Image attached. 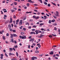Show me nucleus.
Here are the masks:
<instances>
[{
    "label": "nucleus",
    "instance_id": "obj_1",
    "mask_svg": "<svg viewBox=\"0 0 60 60\" xmlns=\"http://www.w3.org/2000/svg\"><path fill=\"white\" fill-rule=\"evenodd\" d=\"M35 32H36V34H38L39 33H41V31H40L39 30H36L35 31Z\"/></svg>",
    "mask_w": 60,
    "mask_h": 60
},
{
    "label": "nucleus",
    "instance_id": "obj_2",
    "mask_svg": "<svg viewBox=\"0 0 60 60\" xmlns=\"http://www.w3.org/2000/svg\"><path fill=\"white\" fill-rule=\"evenodd\" d=\"M56 13L55 14V15L57 17H58L59 16V15H59V13L58 12L56 11Z\"/></svg>",
    "mask_w": 60,
    "mask_h": 60
},
{
    "label": "nucleus",
    "instance_id": "obj_3",
    "mask_svg": "<svg viewBox=\"0 0 60 60\" xmlns=\"http://www.w3.org/2000/svg\"><path fill=\"white\" fill-rule=\"evenodd\" d=\"M22 20H20V21L19 22V24L20 25H21L22 24Z\"/></svg>",
    "mask_w": 60,
    "mask_h": 60
},
{
    "label": "nucleus",
    "instance_id": "obj_4",
    "mask_svg": "<svg viewBox=\"0 0 60 60\" xmlns=\"http://www.w3.org/2000/svg\"><path fill=\"white\" fill-rule=\"evenodd\" d=\"M19 19H18V20H16V25H18V23H19L18 22H19Z\"/></svg>",
    "mask_w": 60,
    "mask_h": 60
},
{
    "label": "nucleus",
    "instance_id": "obj_5",
    "mask_svg": "<svg viewBox=\"0 0 60 60\" xmlns=\"http://www.w3.org/2000/svg\"><path fill=\"white\" fill-rule=\"evenodd\" d=\"M28 2H29V3H34V2L30 0H28Z\"/></svg>",
    "mask_w": 60,
    "mask_h": 60
},
{
    "label": "nucleus",
    "instance_id": "obj_6",
    "mask_svg": "<svg viewBox=\"0 0 60 60\" xmlns=\"http://www.w3.org/2000/svg\"><path fill=\"white\" fill-rule=\"evenodd\" d=\"M3 11H4V12H7V10H6V9H3Z\"/></svg>",
    "mask_w": 60,
    "mask_h": 60
},
{
    "label": "nucleus",
    "instance_id": "obj_7",
    "mask_svg": "<svg viewBox=\"0 0 60 60\" xmlns=\"http://www.w3.org/2000/svg\"><path fill=\"white\" fill-rule=\"evenodd\" d=\"M26 36H22V39H26Z\"/></svg>",
    "mask_w": 60,
    "mask_h": 60
},
{
    "label": "nucleus",
    "instance_id": "obj_8",
    "mask_svg": "<svg viewBox=\"0 0 60 60\" xmlns=\"http://www.w3.org/2000/svg\"><path fill=\"white\" fill-rule=\"evenodd\" d=\"M34 41V39H33L32 38H31L30 40V41Z\"/></svg>",
    "mask_w": 60,
    "mask_h": 60
},
{
    "label": "nucleus",
    "instance_id": "obj_9",
    "mask_svg": "<svg viewBox=\"0 0 60 60\" xmlns=\"http://www.w3.org/2000/svg\"><path fill=\"white\" fill-rule=\"evenodd\" d=\"M12 18H10V23H12Z\"/></svg>",
    "mask_w": 60,
    "mask_h": 60
},
{
    "label": "nucleus",
    "instance_id": "obj_10",
    "mask_svg": "<svg viewBox=\"0 0 60 60\" xmlns=\"http://www.w3.org/2000/svg\"><path fill=\"white\" fill-rule=\"evenodd\" d=\"M30 34H36L34 32H31L30 33Z\"/></svg>",
    "mask_w": 60,
    "mask_h": 60
},
{
    "label": "nucleus",
    "instance_id": "obj_11",
    "mask_svg": "<svg viewBox=\"0 0 60 60\" xmlns=\"http://www.w3.org/2000/svg\"><path fill=\"white\" fill-rule=\"evenodd\" d=\"M11 35V38H13V36H13V34H10Z\"/></svg>",
    "mask_w": 60,
    "mask_h": 60
},
{
    "label": "nucleus",
    "instance_id": "obj_12",
    "mask_svg": "<svg viewBox=\"0 0 60 60\" xmlns=\"http://www.w3.org/2000/svg\"><path fill=\"white\" fill-rule=\"evenodd\" d=\"M8 27L9 29H10L11 28V24H9L8 25Z\"/></svg>",
    "mask_w": 60,
    "mask_h": 60
},
{
    "label": "nucleus",
    "instance_id": "obj_13",
    "mask_svg": "<svg viewBox=\"0 0 60 60\" xmlns=\"http://www.w3.org/2000/svg\"><path fill=\"white\" fill-rule=\"evenodd\" d=\"M44 19H47V17L46 16H44Z\"/></svg>",
    "mask_w": 60,
    "mask_h": 60
},
{
    "label": "nucleus",
    "instance_id": "obj_14",
    "mask_svg": "<svg viewBox=\"0 0 60 60\" xmlns=\"http://www.w3.org/2000/svg\"><path fill=\"white\" fill-rule=\"evenodd\" d=\"M43 36V35H42V34H41L39 36V38H41Z\"/></svg>",
    "mask_w": 60,
    "mask_h": 60
},
{
    "label": "nucleus",
    "instance_id": "obj_15",
    "mask_svg": "<svg viewBox=\"0 0 60 60\" xmlns=\"http://www.w3.org/2000/svg\"><path fill=\"white\" fill-rule=\"evenodd\" d=\"M13 35L14 36H15V37H17V36H17V35L16 34H13Z\"/></svg>",
    "mask_w": 60,
    "mask_h": 60
},
{
    "label": "nucleus",
    "instance_id": "obj_16",
    "mask_svg": "<svg viewBox=\"0 0 60 60\" xmlns=\"http://www.w3.org/2000/svg\"><path fill=\"white\" fill-rule=\"evenodd\" d=\"M53 17H54V19H56L57 18V17H56V16L55 15H53Z\"/></svg>",
    "mask_w": 60,
    "mask_h": 60
},
{
    "label": "nucleus",
    "instance_id": "obj_17",
    "mask_svg": "<svg viewBox=\"0 0 60 60\" xmlns=\"http://www.w3.org/2000/svg\"><path fill=\"white\" fill-rule=\"evenodd\" d=\"M5 55L7 57H8V55L6 54V52L5 53Z\"/></svg>",
    "mask_w": 60,
    "mask_h": 60
},
{
    "label": "nucleus",
    "instance_id": "obj_18",
    "mask_svg": "<svg viewBox=\"0 0 60 60\" xmlns=\"http://www.w3.org/2000/svg\"><path fill=\"white\" fill-rule=\"evenodd\" d=\"M11 40L12 43H14V41H13V38H12L11 39Z\"/></svg>",
    "mask_w": 60,
    "mask_h": 60
},
{
    "label": "nucleus",
    "instance_id": "obj_19",
    "mask_svg": "<svg viewBox=\"0 0 60 60\" xmlns=\"http://www.w3.org/2000/svg\"><path fill=\"white\" fill-rule=\"evenodd\" d=\"M41 30H42V31H46V30H45V29H44L43 28H42L41 29Z\"/></svg>",
    "mask_w": 60,
    "mask_h": 60
},
{
    "label": "nucleus",
    "instance_id": "obj_20",
    "mask_svg": "<svg viewBox=\"0 0 60 60\" xmlns=\"http://www.w3.org/2000/svg\"><path fill=\"white\" fill-rule=\"evenodd\" d=\"M31 12H32L30 11V12H26V13L27 14H28V13H31Z\"/></svg>",
    "mask_w": 60,
    "mask_h": 60
},
{
    "label": "nucleus",
    "instance_id": "obj_21",
    "mask_svg": "<svg viewBox=\"0 0 60 60\" xmlns=\"http://www.w3.org/2000/svg\"><path fill=\"white\" fill-rule=\"evenodd\" d=\"M35 53H39V52L38 51H35Z\"/></svg>",
    "mask_w": 60,
    "mask_h": 60
},
{
    "label": "nucleus",
    "instance_id": "obj_22",
    "mask_svg": "<svg viewBox=\"0 0 60 60\" xmlns=\"http://www.w3.org/2000/svg\"><path fill=\"white\" fill-rule=\"evenodd\" d=\"M44 3L45 4V5H47V4H48L47 3L45 2H44Z\"/></svg>",
    "mask_w": 60,
    "mask_h": 60
},
{
    "label": "nucleus",
    "instance_id": "obj_23",
    "mask_svg": "<svg viewBox=\"0 0 60 60\" xmlns=\"http://www.w3.org/2000/svg\"><path fill=\"white\" fill-rule=\"evenodd\" d=\"M11 12H12H12H14V11H15V10H11Z\"/></svg>",
    "mask_w": 60,
    "mask_h": 60
},
{
    "label": "nucleus",
    "instance_id": "obj_24",
    "mask_svg": "<svg viewBox=\"0 0 60 60\" xmlns=\"http://www.w3.org/2000/svg\"><path fill=\"white\" fill-rule=\"evenodd\" d=\"M3 39L4 40H5V38L4 36H3Z\"/></svg>",
    "mask_w": 60,
    "mask_h": 60
},
{
    "label": "nucleus",
    "instance_id": "obj_25",
    "mask_svg": "<svg viewBox=\"0 0 60 60\" xmlns=\"http://www.w3.org/2000/svg\"><path fill=\"white\" fill-rule=\"evenodd\" d=\"M39 18V17L38 16H37V17H36L35 19H38Z\"/></svg>",
    "mask_w": 60,
    "mask_h": 60
},
{
    "label": "nucleus",
    "instance_id": "obj_26",
    "mask_svg": "<svg viewBox=\"0 0 60 60\" xmlns=\"http://www.w3.org/2000/svg\"><path fill=\"white\" fill-rule=\"evenodd\" d=\"M16 54L17 56V57H18V56H19V55H18V53L17 52H16Z\"/></svg>",
    "mask_w": 60,
    "mask_h": 60
},
{
    "label": "nucleus",
    "instance_id": "obj_27",
    "mask_svg": "<svg viewBox=\"0 0 60 60\" xmlns=\"http://www.w3.org/2000/svg\"><path fill=\"white\" fill-rule=\"evenodd\" d=\"M50 54L51 55H53V52H50Z\"/></svg>",
    "mask_w": 60,
    "mask_h": 60
},
{
    "label": "nucleus",
    "instance_id": "obj_28",
    "mask_svg": "<svg viewBox=\"0 0 60 60\" xmlns=\"http://www.w3.org/2000/svg\"><path fill=\"white\" fill-rule=\"evenodd\" d=\"M49 24H51V20H49Z\"/></svg>",
    "mask_w": 60,
    "mask_h": 60
},
{
    "label": "nucleus",
    "instance_id": "obj_29",
    "mask_svg": "<svg viewBox=\"0 0 60 60\" xmlns=\"http://www.w3.org/2000/svg\"><path fill=\"white\" fill-rule=\"evenodd\" d=\"M9 49L11 51H12V50H13V49H12V48H9Z\"/></svg>",
    "mask_w": 60,
    "mask_h": 60
},
{
    "label": "nucleus",
    "instance_id": "obj_30",
    "mask_svg": "<svg viewBox=\"0 0 60 60\" xmlns=\"http://www.w3.org/2000/svg\"><path fill=\"white\" fill-rule=\"evenodd\" d=\"M23 28V26H21L20 27V29H22V28Z\"/></svg>",
    "mask_w": 60,
    "mask_h": 60
},
{
    "label": "nucleus",
    "instance_id": "obj_31",
    "mask_svg": "<svg viewBox=\"0 0 60 60\" xmlns=\"http://www.w3.org/2000/svg\"><path fill=\"white\" fill-rule=\"evenodd\" d=\"M29 4H29V3H28L27 4H26V5H27V6L28 7V6H29Z\"/></svg>",
    "mask_w": 60,
    "mask_h": 60
},
{
    "label": "nucleus",
    "instance_id": "obj_32",
    "mask_svg": "<svg viewBox=\"0 0 60 60\" xmlns=\"http://www.w3.org/2000/svg\"><path fill=\"white\" fill-rule=\"evenodd\" d=\"M51 3L52 4H53V5H56V4L55 3H54L53 2H52Z\"/></svg>",
    "mask_w": 60,
    "mask_h": 60
},
{
    "label": "nucleus",
    "instance_id": "obj_33",
    "mask_svg": "<svg viewBox=\"0 0 60 60\" xmlns=\"http://www.w3.org/2000/svg\"><path fill=\"white\" fill-rule=\"evenodd\" d=\"M39 2L40 1L41 4H42V1L41 0H39Z\"/></svg>",
    "mask_w": 60,
    "mask_h": 60
},
{
    "label": "nucleus",
    "instance_id": "obj_34",
    "mask_svg": "<svg viewBox=\"0 0 60 60\" xmlns=\"http://www.w3.org/2000/svg\"><path fill=\"white\" fill-rule=\"evenodd\" d=\"M54 21H55V20H52L51 21V22H54Z\"/></svg>",
    "mask_w": 60,
    "mask_h": 60
},
{
    "label": "nucleus",
    "instance_id": "obj_35",
    "mask_svg": "<svg viewBox=\"0 0 60 60\" xmlns=\"http://www.w3.org/2000/svg\"><path fill=\"white\" fill-rule=\"evenodd\" d=\"M45 15H46L47 16H48V17H49V15H48V14H47V13H46L45 14Z\"/></svg>",
    "mask_w": 60,
    "mask_h": 60
},
{
    "label": "nucleus",
    "instance_id": "obj_36",
    "mask_svg": "<svg viewBox=\"0 0 60 60\" xmlns=\"http://www.w3.org/2000/svg\"><path fill=\"white\" fill-rule=\"evenodd\" d=\"M14 4L15 5H16L17 4V3L16 2H14Z\"/></svg>",
    "mask_w": 60,
    "mask_h": 60
},
{
    "label": "nucleus",
    "instance_id": "obj_37",
    "mask_svg": "<svg viewBox=\"0 0 60 60\" xmlns=\"http://www.w3.org/2000/svg\"><path fill=\"white\" fill-rule=\"evenodd\" d=\"M25 25H28V26H29V23L27 22H26V23Z\"/></svg>",
    "mask_w": 60,
    "mask_h": 60
},
{
    "label": "nucleus",
    "instance_id": "obj_38",
    "mask_svg": "<svg viewBox=\"0 0 60 60\" xmlns=\"http://www.w3.org/2000/svg\"><path fill=\"white\" fill-rule=\"evenodd\" d=\"M37 14L38 15H40V12H38L37 13Z\"/></svg>",
    "mask_w": 60,
    "mask_h": 60
},
{
    "label": "nucleus",
    "instance_id": "obj_39",
    "mask_svg": "<svg viewBox=\"0 0 60 60\" xmlns=\"http://www.w3.org/2000/svg\"><path fill=\"white\" fill-rule=\"evenodd\" d=\"M19 37L21 39H23V36H19Z\"/></svg>",
    "mask_w": 60,
    "mask_h": 60
},
{
    "label": "nucleus",
    "instance_id": "obj_40",
    "mask_svg": "<svg viewBox=\"0 0 60 60\" xmlns=\"http://www.w3.org/2000/svg\"><path fill=\"white\" fill-rule=\"evenodd\" d=\"M26 19V17H25L23 18V20H25Z\"/></svg>",
    "mask_w": 60,
    "mask_h": 60
},
{
    "label": "nucleus",
    "instance_id": "obj_41",
    "mask_svg": "<svg viewBox=\"0 0 60 60\" xmlns=\"http://www.w3.org/2000/svg\"><path fill=\"white\" fill-rule=\"evenodd\" d=\"M23 30H24V31H26V28H23Z\"/></svg>",
    "mask_w": 60,
    "mask_h": 60
},
{
    "label": "nucleus",
    "instance_id": "obj_42",
    "mask_svg": "<svg viewBox=\"0 0 60 60\" xmlns=\"http://www.w3.org/2000/svg\"><path fill=\"white\" fill-rule=\"evenodd\" d=\"M48 7H50V4H49L48 5Z\"/></svg>",
    "mask_w": 60,
    "mask_h": 60
},
{
    "label": "nucleus",
    "instance_id": "obj_43",
    "mask_svg": "<svg viewBox=\"0 0 60 60\" xmlns=\"http://www.w3.org/2000/svg\"><path fill=\"white\" fill-rule=\"evenodd\" d=\"M36 16H33V18H34V19H35V18H36Z\"/></svg>",
    "mask_w": 60,
    "mask_h": 60
},
{
    "label": "nucleus",
    "instance_id": "obj_44",
    "mask_svg": "<svg viewBox=\"0 0 60 60\" xmlns=\"http://www.w3.org/2000/svg\"><path fill=\"white\" fill-rule=\"evenodd\" d=\"M33 27H35L36 28V26L35 25H34L33 26Z\"/></svg>",
    "mask_w": 60,
    "mask_h": 60
},
{
    "label": "nucleus",
    "instance_id": "obj_45",
    "mask_svg": "<svg viewBox=\"0 0 60 60\" xmlns=\"http://www.w3.org/2000/svg\"><path fill=\"white\" fill-rule=\"evenodd\" d=\"M34 11H35V12H38V11L37 10H34Z\"/></svg>",
    "mask_w": 60,
    "mask_h": 60
},
{
    "label": "nucleus",
    "instance_id": "obj_46",
    "mask_svg": "<svg viewBox=\"0 0 60 60\" xmlns=\"http://www.w3.org/2000/svg\"><path fill=\"white\" fill-rule=\"evenodd\" d=\"M6 35L7 36H9V33L7 34Z\"/></svg>",
    "mask_w": 60,
    "mask_h": 60
},
{
    "label": "nucleus",
    "instance_id": "obj_47",
    "mask_svg": "<svg viewBox=\"0 0 60 60\" xmlns=\"http://www.w3.org/2000/svg\"><path fill=\"white\" fill-rule=\"evenodd\" d=\"M12 31L14 33H15V32H16V30H12Z\"/></svg>",
    "mask_w": 60,
    "mask_h": 60
},
{
    "label": "nucleus",
    "instance_id": "obj_48",
    "mask_svg": "<svg viewBox=\"0 0 60 60\" xmlns=\"http://www.w3.org/2000/svg\"><path fill=\"white\" fill-rule=\"evenodd\" d=\"M14 48H18V46L16 45V46H14Z\"/></svg>",
    "mask_w": 60,
    "mask_h": 60
},
{
    "label": "nucleus",
    "instance_id": "obj_49",
    "mask_svg": "<svg viewBox=\"0 0 60 60\" xmlns=\"http://www.w3.org/2000/svg\"><path fill=\"white\" fill-rule=\"evenodd\" d=\"M32 45L34 46H35V44L34 43H33L32 44Z\"/></svg>",
    "mask_w": 60,
    "mask_h": 60
},
{
    "label": "nucleus",
    "instance_id": "obj_50",
    "mask_svg": "<svg viewBox=\"0 0 60 60\" xmlns=\"http://www.w3.org/2000/svg\"><path fill=\"white\" fill-rule=\"evenodd\" d=\"M32 60H34V57H33L32 59Z\"/></svg>",
    "mask_w": 60,
    "mask_h": 60
},
{
    "label": "nucleus",
    "instance_id": "obj_51",
    "mask_svg": "<svg viewBox=\"0 0 60 60\" xmlns=\"http://www.w3.org/2000/svg\"><path fill=\"white\" fill-rule=\"evenodd\" d=\"M54 29L55 30H57V29H56V27H54Z\"/></svg>",
    "mask_w": 60,
    "mask_h": 60
},
{
    "label": "nucleus",
    "instance_id": "obj_52",
    "mask_svg": "<svg viewBox=\"0 0 60 60\" xmlns=\"http://www.w3.org/2000/svg\"><path fill=\"white\" fill-rule=\"evenodd\" d=\"M41 15H45V14L44 13H43V12H42L41 13Z\"/></svg>",
    "mask_w": 60,
    "mask_h": 60
},
{
    "label": "nucleus",
    "instance_id": "obj_53",
    "mask_svg": "<svg viewBox=\"0 0 60 60\" xmlns=\"http://www.w3.org/2000/svg\"><path fill=\"white\" fill-rule=\"evenodd\" d=\"M32 31H35V29H33L32 30Z\"/></svg>",
    "mask_w": 60,
    "mask_h": 60
},
{
    "label": "nucleus",
    "instance_id": "obj_54",
    "mask_svg": "<svg viewBox=\"0 0 60 60\" xmlns=\"http://www.w3.org/2000/svg\"><path fill=\"white\" fill-rule=\"evenodd\" d=\"M56 56H59V54H56Z\"/></svg>",
    "mask_w": 60,
    "mask_h": 60
},
{
    "label": "nucleus",
    "instance_id": "obj_55",
    "mask_svg": "<svg viewBox=\"0 0 60 60\" xmlns=\"http://www.w3.org/2000/svg\"><path fill=\"white\" fill-rule=\"evenodd\" d=\"M31 38H32V37H31V36H30L28 37L29 39H31Z\"/></svg>",
    "mask_w": 60,
    "mask_h": 60
},
{
    "label": "nucleus",
    "instance_id": "obj_56",
    "mask_svg": "<svg viewBox=\"0 0 60 60\" xmlns=\"http://www.w3.org/2000/svg\"><path fill=\"white\" fill-rule=\"evenodd\" d=\"M58 32H59V33L60 32V29H58Z\"/></svg>",
    "mask_w": 60,
    "mask_h": 60
},
{
    "label": "nucleus",
    "instance_id": "obj_57",
    "mask_svg": "<svg viewBox=\"0 0 60 60\" xmlns=\"http://www.w3.org/2000/svg\"><path fill=\"white\" fill-rule=\"evenodd\" d=\"M54 26H56L57 25V24L56 23H54L53 24Z\"/></svg>",
    "mask_w": 60,
    "mask_h": 60
},
{
    "label": "nucleus",
    "instance_id": "obj_58",
    "mask_svg": "<svg viewBox=\"0 0 60 60\" xmlns=\"http://www.w3.org/2000/svg\"><path fill=\"white\" fill-rule=\"evenodd\" d=\"M49 37L50 38H52V36L51 35H49Z\"/></svg>",
    "mask_w": 60,
    "mask_h": 60
},
{
    "label": "nucleus",
    "instance_id": "obj_59",
    "mask_svg": "<svg viewBox=\"0 0 60 60\" xmlns=\"http://www.w3.org/2000/svg\"><path fill=\"white\" fill-rule=\"evenodd\" d=\"M0 56H2L3 57V56H4V55L2 54H1Z\"/></svg>",
    "mask_w": 60,
    "mask_h": 60
},
{
    "label": "nucleus",
    "instance_id": "obj_60",
    "mask_svg": "<svg viewBox=\"0 0 60 60\" xmlns=\"http://www.w3.org/2000/svg\"><path fill=\"white\" fill-rule=\"evenodd\" d=\"M9 56H11L12 55V53H9Z\"/></svg>",
    "mask_w": 60,
    "mask_h": 60
},
{
    "label": "nucleus",
    "instance_id": "obj_61",
    "mask_svg": "<svg viewBox=\"0 0 60 60\" xmlns=\"http://www.w3.org/2000/svg\"><path fill=\"white\" fill-rule=\"evenodd\" d=\"M43 25V23H40V26H41V25Z\"/></svg>",
    "mask_w": 60,
    "mask_h": 60
},
{
    "label": "nucleus",
    "instance_id": "obj_62",
    "mask_svg": "<svg viewBox=\"0 0 60 60\" xmlns=\"http://www.w3.org/2000/svg\"><path fill=\"white\" fill-rule=\"evenodd\" d=\"M36 50H38V47L36 48Z\"/></svg>",
    "mask_w": 60,
    "mask_h": 60
},
{
    "label": "nucleus",
    "instance_id": "obj_63",
    "mask_svg": "<svg viewBox=\"0 0 60 60\" xmlns=\"http://www.w3.org/2000/svg\"><path fill=\"white\" fill-rule=\"evenodd\" d=\"M24 34V33H23V32H22L21 33V34Z\"/></svg>",
    "mask_w": 60,
    "mask_h": 60
},
{
    "label": "nucleus",
    "instance_id": "obj_64",
    "mask_svg": "<svg viewBox=\"0 0 60 60\" xmlns=\"http://www.w3.org/2000/svg\"><path fill=\"white\" fill-rule=\"evenodd\" d=\"M13 59L14 60H17L16 58H13Z\"/></svg>",
    "mask_w": 60,
    "mask_h": 60
}]
</instances>
